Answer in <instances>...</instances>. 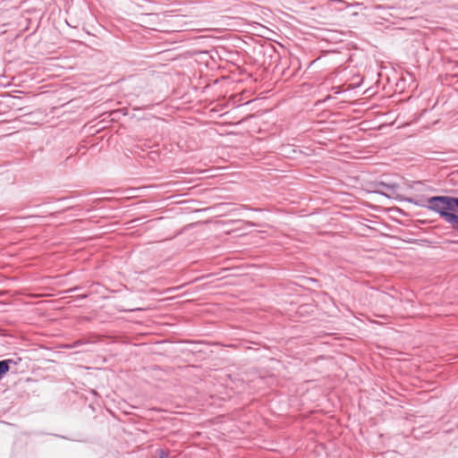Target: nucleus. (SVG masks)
Returning a JSON list of instances; mask_svg holds the SVG:
<instances>
[{
    "label": "nucleus",
    "mask_w": 458,
    "mask_h": 458,
    "mask_svg": "<svg viewBox=\"0 0 458 458\" xmlns=\"http://www.w3.org/2000/svg\"><path fill=\"white\" fill-rule=\"evenodd\" d=\"M406 200L437 213L454 231L458 233V197L432 196L427 199L409 198Z\"/></svg>",
    "instance_id": "1"
},
{
    "label": "nucleus",
    "mask_w": 458,
    "mask_h": 458,
    "mask_svg": "<svg viewBox=\"0 0 458 458\" xmlns=\"http://www.w3.org/2000/svg\"><path fill=\"white\" fill-rule=\"evenodd\" d=\"M399 188V185L397 183H387V182H378L376 183V190H375V192L376 193H380L387 198H390L391 196L386 193V192H383L381 191V189H384L387 191H390L392 194L394 193L395 190Z\"/></svg>",
    "instance_id": "2"
},
{
    "label": "nucleus",
    "mask_w": 458,
    "mask_h": 458,
    "mask_svg": "<svg viewBox=\"0 0 458 458\" xmlns=\"http://www.w3.org/2000/svg\"><path fill=\"white\" fill-rule=\"evenodd\" d=\"M17 365V361L13 359L0 360V380L10 370L12 366Z\"/></svg>",
    "instance_id": "3"
},
{
    "label": "nucleus",
    "mask_w": 458,
    "mask_h": 458,
    "mask_svg": "<svg viewBox=\"0 0 458 458\" xmlns=\"http://www.w3.org/2000/svg\"><path fill=\"white\" fill-rule=\"evenodd\" d=\"M158 453H159V458H169L168 453H166L165 451L160 449L158 451Z\"/></svg>",
    "instance_id": "4"
},
{
    "label": "nucleus",
    "mask_w": 458,
    "mask_h": 458,
    "mask_svg": "<svg viewBox=\"0 0 458 458\" xmlns=\"http://www.w3.org/2000/svg\"><path fill=\"white\" fill-rule=\"evenodd\" d=\"M451 242H453V243H458V242H457V241H452Z\"/></svg>",
    "instance_id": "5"
}]
</instances>
